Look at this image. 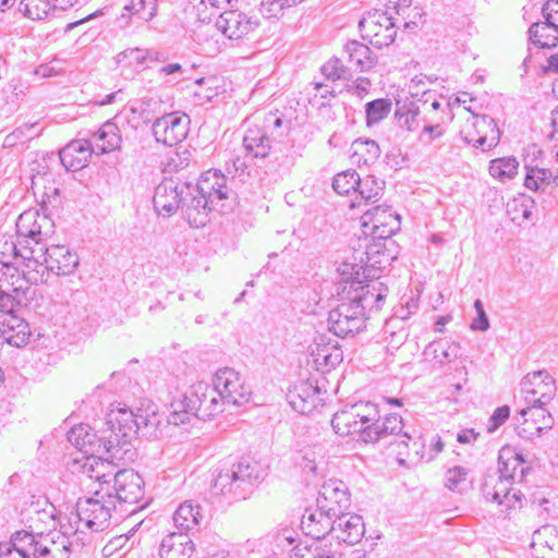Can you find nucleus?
Returning a JSON list of instances; mask_svg holds the SVG:
<instances>
[{
	"label": "nucleus",
	"mask_w": 558,
	"mask_h": 558,
	"mask_svg": "<svg viewBox=\"0 0 558 558\" xmlns=\"http://www.w3.org/2000/svg\"><path fill=\"white\" fill-rule=\"evenodd\" d=\"M387 292L388 288L378 280H345L340 303L328 315L329 330L341 338L360 332L368 315L381 307Z\"/></svg>",
	"instance_id": "nucleus-1"
},
{
	"label": "nucleus",
	"mask_w": 558,
	"mask_h": 558,
	"mask_svg": "<svg viewBox=\"0 0 558 558\" xmlns=\"http://www.w3.org/2000/svg\"><path fill=\"white\" fill-rule=\"evenodd\" d=\"M160 424L157 405L145 401L136 412L128 408L111 409L106 416L107 432L104 439H99L110 457L117 461H131L135 452L131 444L135 435L142 430L145 435H154Z\"/></svg>",
	"instance_id": "nucleus-2"
},
{
	"label": "nucleus",
	"mask_w": 558,
	"mask_h": 558,
	"mask_svg": "<svg viewBox=\"0 0 558 558\" xmlns=\"http://www.w3.org/2000/svg\"><path fill=\"white\" fill-rule=\"evenodd\" d=\"M404 424L402 417L398 414H388L383 418L376 420L373 426L364 432L365 442H376L387 436L395 435L399 439L392 445L396 447L397 460L399 464L404 465L407 460L417 462L424 458V440L420 435L410 434L403 430Z\"/></svg>",
	"instance_id": "nucleus-3"
},
{
	"label": "nucleus",
	"mask_w": 558,
	"mask_h": 558,
	"mask_svg": "<svg viewBox=\"0 0 558 558\" xmlns=\"http://www.w3.org/2000/svg\"><path fill=\"white\" fill-rule=\"evenodd\" d=\"M264 476L265 472L257 462L243 459L229 468L219 470L213 489L215 494L234 500L245 499L264 480Z\"/></svg>",
	"instance_id": "nucleus-4"
},
{
	"label": "nucleus",
	"mask_w": 558,
	"mask_h": 558,
	"mask_svg": "<svg viewBox=\"0 0 558 558\" xmlns=\"http://www.w3.org/2000/svg\"><path fill=\"white\" fill-rule=\"evenodd\" d=\"M547 391L539 392L535 389L526 391L525 401L529 407L521 409L515 415L517 434L524 439L539 437L544 430L550 429L554 420L550 413L544 409L554 397L551 386H543Z\"/></svg>",
	"instance_id": "nucleus-5"
},
{
	"label": "nucleus",
	"mask_w": 558,
	"mask_h": 558,
	"mask_svg": "<svg viewBox=\"0 0 558 558\" xmlns=\"http://www.w3.org/2000/svg\"><path fill=\"white\" fill-rule=\"evenodd\" d=\"M189 386L187 392L192 400V410L196 411L199 420H211L223 412L225 405L240 407L247 403L246 392L236 398L232 393L226 395L219 386Z\"/></svg>",
	"instance_id": "nucleus-6"
},
{
	"label": "nucleus",
	"mask_w": 558,
	"mask_h": 558,
	"mask_svg": "<svg viewBox=\"0 0 558 558\" xmlns=\"http://www.w3.org/2000/svg\"><path fill=\"white\" fill-rule=\"evenodd\" d=\"M114 509L116 502L112 493L108 487H101L92 497L77 501L75 523H84L86 527L95 532L104 531L109 526Z\"/></svg>",
	"instance_id": "nucleus-7"
},
{
	"label": "nucleus",
	"mask_w": 558,
	"mask_h": 558,
	"mask_svg": "<svg viewBox=\"0 0 558 558\" xmlns=\"http://www.w3.org/2000/svg\"><path fill=\"white\" fill-rule=\"evenodd\" d=\"M36 512L39 521L49 519L53 526L52 530H50L48 533H45L39 527L33 524L29 525L31 531L27 532L32 533L34 538V542H32V547L36 549V557L51 555L52 557L57 558L63 554H69L71 543L69 541L68 533H75L78 530V526L73 530L71 525L66 527L64 523L60 522L61 529L57 530L56 518L52 513H49L45 510L41 512ZM69 523L71 524V519H69Z\"/></svg>",
	"instance_id": "nucleus-8"
},
{
	"label": "nucleus",
	"mask_w": 558,
	"mask_h": 558,
	"mask_svg": "<svg viewBox=\"0 0 558 558\" xmlns=\"http://www.w3.org/2000/svg\"><path fill=\"white\" fill-rule=\"evenodd\" d=\"M283 121L276 112H268L259 123L250 126L243 137L245 150L255 158H265L271 143L284 136Z\"/></svg>",
	"instance_id": "nucleus-9"
},
{
	"label": "nucleus",
	"mask_w": 558,
	"mask_h": 558,
	"mask_svg": "<svg viewBox=\"0 0 558 558\" xmlns=\"http://www.w3.org/2000/svg\"><path fill=\"white\" fill-rule=\"evenodd\" d=\"M17 242L15 245L44 246L54 233V223L38 210H25L16 220Z\"/></svg>",
	"instance_id": "nucleus-10"
},
{
	"label": "nucleus",
	"mask_w": 558,
	"mask_h": 558,
	"mask_svg": "<svg viewBox=\"0 0 558 558\" xmlns=\"http://www.w3.org/2000/svg\"><path fill=\"white\" fill-rule=\"evenodd\" d=\"M461 134L465 143L483 151L496 147L500 141V131L495 120L486 114H473Z\"/></svg>",
	"instance_id": "nucleus-11"
},
{
	"label": "nucleus",
	"mask_w": 558,
	"mask_h": 558,
	"mask_svg": "<svg viewBox=\"0 0 558 558\" xmlns=\"http://www.w3.org/2000/svg\"><path fill=\"white\" fill-rule=\"evenodd\" d=\"M512 482L500 477L499 473L487 472L482 485V492L487 500L504 506L505 510H514L522 507L523 494L512 487Z\"/></svg>",
	"instance_id": "nucleus-12"
},
{
	"label": "nucleus",
	"mask_w": 558,
	"mask_h": 558,
	"mask_svg": "<svg viewBox=\"0 0 558 558\" xmlns=\"http://www.w3.org/2000/svg\"><path fill=\"white\" fill-rule=\"evenodd\" d=\"M360 27L373 46L383 48L393 43L399 19L392 17L387 12L376 11L364 17L360 22Z\"/></svg>",
	"instance_id": "nucleus-13"
},
{
	"label": "nucleus",
	"mask_w": 558,
	"mask_h": 558,
	"mask_svg": "<svg viewBox=\"0 0 558 558\" xmlns=\"http://www.w3.org/2000/svg\"><path fill=\"white\" fill-rule=\"evenodd\" d=\"M361 226L365 235L388 239L400 229V216L388 206H375L361 216Z\"/></svg>",
	"instance_id": "nucleus-14"
},
{
	"label": "nucleus",
	"mask_w": 558,
	"mask_h": 558,
	"mask_svg": "<svg viewBox=\"0 0 558 558\" xmlns=\"http://www.w3.org/2000/svg\"><path fill=\"white\" fill-rule=\"evenodd\" d=\"M190 183L163 179L155 189L154 208L158 215L169 217L182 209L184 197L189 196Z\"/></svg>",
	"instance_id": "nucleus-15"
},
{
	"label": "nucleus",
	"mask_w": 558,
	"mask_h": 558,
	"mask_svg": "<svg viewBox=\"0 0 558 558\" xmlns=\"http://www.w3.org/2000/svg\"><path fill=\"white\" fill-rule=\"evenodd\" d=\"M317 507L330 514L331 517H340L351 506V495L348 486L340 480L330 478L326 481L316 499Z\"/></svg>",
	"instance_id": "nucleus-16"
},
{
	"label": "nucleus",
	"mask_w": 558,
	"mask_h": 558,
	"mask_svg": "<svg viewBox=\"0 0 558 558\" xmlns=\"http://www.w3.org/2000/svg\"><path fill=\"white\" fill-rule=\"evenodd\" d=\"M189 124V116L171 112L156 119L151 131L158 143L174 146L186 137Z\"/></svg>",
	"instance_id": "nucleus-17"
},
{
	"label": "nucleus",
	"mask_w": 558,
	"mask_h": 558,
	"mask_svg": "<svg viewBox=\"0 0 558 558\" xmlns=\"http://www.w3.org/2000/svg\"><path fill=\"white\" fill-rule=\"evenodd\" d=\"M286 399L295 412L308 415L325 404L327 391L320 386H288Z\"/></svg>",
	"instance_id": "nucleus-18"
},
{
	"label": "nucleus",
	"mask_w": 558,
	"mask_h": 558,
	"mask_svg": "<svg viewBox=\"0 0 558 558\" xmlns=\"http://www.w3.org/2000/svg\"><path fill=\"white\" fill-rule=\"evenodd\" d=\"M40 257L44 258L47 271L57 276H68L74 272L78 266V256L65 245H50L38 247Z\"/></svg>",
	"instance_id": "nucleus-19"
},
{
	"label": "nucleus",
	"mask_w": 558,
	"mask_h": 558,
	"mask_svg": "<svg viewBox=\"0 0 558 558\" xmlns=\"http://www.w3.org/2000/svg\"><path fill=\"white\" fill-rule=\"evenodd\" d=\"M270 554L265 558H290L303 557L304 550H310L308 546L301 547L299 533L292 527H282L267 536Z\"/></svg>",
	"instance_id": "nucleus-20"
},
{
	"label": "nucleus",
	"mask_w": 558,
	"mask_h": 558,
	"mask_svg": "<svg viewBox=\"0 0 558 558\" xmlns=\"http://www.w3.org/2000/svg\"><path fill=\"white\" fill-rule=\"evenodd\" d=\"M113 489L116 504H136L144 496V481L133 470L119 469L114 473Z\"/></svg>",
	"instance_id": "nucleus-21"
},
{
	"label": "nucleus",
	"mask_w": 558,
	"mask_h": 558,
	"mask_svg": "<svg viewBox=\"0 0 558 558\" xmlns=\"http://www.w3.org/2000/svg\"><path fill=\"white\" fill-rule=\"evenodd\" d=\"M259 22L256 17L248 16L247 14L230 10L219 14L217 20V27L229 39H241L252 33Z\"/></svg>",
	"instance_id": "nucleus-22"
},
{
	"label": "nucleus",
	"mask_w": 558,
	"mask_h": 558,
	"mask_svg": "<svg viewBox=\"0 0 558 558\" xmlns=\"http://www.w3.org/2000/svg\"><path fill=\"white\" fill-rule=\"evenodd\" d=\"M189 190L202 194L216 208L219 202L228 199L231 194V190L227 186V178L218 170H208L195 185L190 184Z\"/></svg>",
	"instance_id": "nucleus-23"
},
{
	"label": "nucleus",
	"mask_w": 558,
	"mask_h": 558,
	"mask_svg": "<svg viewBox=\"0 0 558 558\" xmlns=\"http://www.w3.org/2000/svg\"><path fill=\"white\" fill-rule=\"evenodd\" d=\"M98 447V450L87 453L81 466L82 473L90 480H95L101 484H109L111 478L114 481V473L118 471V465L114 463L117 459L110 457V453L107 452L106 449L102 450L104 453H107L106 458L96 456V452H100V442ZM102 448L105 447L102 446Z\"/></svg>",
	"instance_id": "nucleus-24"
},
{
	"label": "nucleus",
	"mask_w": 558,
	"mask_h": 558,
	"mask_svg": "<svg viewBox=\"0 0 558 558\" xmlns=\"http://www.w3.org/2000/svg\"><path fill=\"white\" fill-rule=\"evenodd\" d=\"M216 209L211 202L195 191H190L189 196L183 199V216L193 228L206 226L210 220V213Z\"/></svg>",
	"instance_id": "nucleus-25"
},
{
	"label": "nucleus",
	"mask_w": 558,
	"mask_h": 558,
	"mask_svg": "<svg viewBox=\"0 0 558 558\" xmlns=\"http://www.w3.org/2000/svg\"><path fill=\"white\" fill-rule=\"evenodd\" d=\"M92 153H94V148L89 140H76L59 151V158L68 171L74 172L87 165Z\"/></svg>",
	"instance_id": "nucleus-26"
},
{
	"label": "nucleus",
	"mask_w": 558,
	"mask_h": 558,
	"mask_svg": "<svg viewBox=\"0 0 558 558\" xmlns=\"http://www.w3.org/2000/svg\"><path fill=\"white\" fill-rule=\"evenodd\" d=\"M301 527L305 535L313 539H320L336 530L333 517L320 510L306 509L301 520Z\"/></svg>",
	"instance_id": "nucleus-27"
},
{
	"label": "nucleus",
	"mask_w": 558,
	"mask_h": 558,
	"mask_svg": "<svg viewBox=\"0 0 558 558\" xmlns=\"http://www.w3.org/2000/svg\"><path fill=\"white\" fill-rule=\"evenodd\" d=\"M343 360V352L337 343L316 342L311 349L312 366L323 374L329 373Z\"/></svg>",
	"instance_id": "nucleus-28"
},
{
	"label": "nucleus",
	"mask_w": 558,
	"mask_h": 558,
	"mask_svg": "<svg viewBox=\"0 0 558 558\" xmlns=\"http://www.w3.org/2000/svg\"><path fill=\"white\" fill-rule=\"evenodd\" d=\"M191 401L187 389L178 393L170 404L171 411L167 416L168 423L175 426L194 425L199 418L196 411L192 410Z\"/></svg>",
	"instance_id": "nucleus-29"
},
{
	"label": "nucleus",
	"mask_w": 558,
	"mask_h": 558,
	"mask_svg": "<svg viewBox=\"0 0 558 558\" xmlns=\"http://www.w3.org/2000/svg\"><path fill=\"white\" fill-rule=\"evenodd\" d=\"M514 468H520V481H523L529 472V468L525 465L522 454L510 447H504L499 451L497 469L488 472L499 473L500 477L513 483Z\"/></svg>",
	"instance_id": "nucleus-30"
},
{
	"label": "nucleus",
	"mask_w": 558,
	"mask_h": 558,
	"mask_svg": "<svg viewBox=\"0 0 558 558\" xmlns=\"http://www.w3.org/2000/svg\"><path fill=\"white\" fill-rule=\"evenodd\" d=\"M32 533L16 532L11 542L0 543V558H36V549L32 547Z\"/></svg>",
	"instance_id": "nucleus-31"
},
{
	"label": "nucleus",
	"mask_w": 558,
	"mask_h": 558,
	"mask_svg": "<svg viewBox=\"0 0 558 558\" xmlns=\"http://www.w3.org/2000/svg\"><path fill=\"white\" fill-rule=\"evenodd\" d=\"M336 530V537L348 544H355L359 542L364 533V523L362 517L357 514L342 513L340 517L333 518Z\"/></svg>",
	"instance_id": "nucleus-32"
},
{
	"label": "nucleus",
	"mask_w": 558,
	"mask_h": 558,
	"mask_svg": "<svg viewBox=\"0 0 558 558\" xmlns=\"http://www.w3.org/2000/svg\"><path fill=\"white\" fill-rule=\"evenodd\" d=\"M193 542L186 533L174 532L167 535L160 544V558H191Z\"/></svg>",
	"instance_id": "nucleus-33"
},
{
	"label": "nucleus",
	"mask_w": 558,
	"mask_h": 558,
	"mask_svg": "<svg viewBox=\"0 0 558 558\" xmlns=\"http://www.w3.org/2000/svg\"><path fill=\"white\" fill-rule=\"evenodd\" d=\"M89 141L93 144L94 153L107 154L120 147L121 136L117 124L107 121L93 134Z\"/></svg>",
	"instance_id": "nucleus-34"
},
{
	"label": "nucleus",
	"mask_w": 558,
	"mask_h": 558,
	"mask_svg": "<svg viewBox=\"0 0 558 558\" xmlns=\"http://www.w3.org/2000/svg\"><path fill=\"white\" fill-rule=\"evenodd\" d=\"M385 189V181L378 180L374 175H366L360 178L359 186L356 189V197L350 203L351 208L360 207L363 203H376L378 202Z\"/></svg>",
	"instance_id": "nucleus-35"
},
{
	"label": "nucleus",
	"mask_w": 558,
	"mask_h": 558,
	"mask_svg": "<svg viewBox=\"0 0 558 558\" xmlns=\"http://www.w3.org/2000/svg\"><path fill=\"white\" fill-rule=\"evenodd\" d=\"M423 354L427 361L434 362V365L442 366L458 359L460 345L457 342L434 341L425 348Z\"/></svg>",
	"instance_id": "nucleus-36"
},
{
	"label": "nucleus",
	"mask_w": 558,
	"mask_h": 558,
	"mask_svg": "<svg viewBox=\"0 0 558 558\" xmlns=\"http://www.w3.org/2000/svg\"><path fill=\"white\" fill-rule=\"evenodd\" d=\"M359 413L352 410L351 407L336 412L331 418V426L336 434L340 436H349L354 433H360L364 441V426L361 421H357Z\"/></svg>",
	"instance_id": "nucleus-37"
},
{
	"label": "nucleus",
	"mask_w": 558,
	"mask_h": 558,
	"mask_svg": "<svg viewBox=\"0 0 558 558\" xmlns=\"http://www.w3.org/2000/svg\"><path fill=\"white\" fill-rule=\"evenodd\" d=\"M201 507L192 500L181 504L173 514V522L179 533H186L196 529L202 520Z\"/></svg>",
	"instance_id": "nucleus-38"
},
{
	"label": "nucleus",
	"mask_w": 558,
	"mask_h": 558,
	"mask_svg": "<svg viewBox=\"0 0 558 558\" xmlns=\"http://www.w3.org/2000/svg\"><path fill=\"white\" fill-rule=\"evenodd\" d=\"M380 154L379 145L368 138H356L350 147L351 162L357 166H368L376 162Z\"/></svg>",
	"instance_id": "nucleus-39"
},
{
	"label": "nucleus",
	"mask_w": 558,
	"mask_h": 558,
	"mask_svg": "<svg viewBox=\"0 0 558 558\" xmlns=\"http://www.w3.org/2000/svg\"><path fill=\"white\" fill-rule=\"evenodd\" d=\"M344 49L348 53L349 62L360 72L369 71L377 62L376 56L363 43L351 40L345 45Z\"/></svg>",
	"instance_id": "nucleus-40"
},
{
	"label": "nucleus",
	"mask_w": 558,
	"mask_h": 558,
	"mask_svg": "<svg viewBox=\"0 0 558 558\" xmlns=\"http://www.w3.org/2000/svg\"><path fill=\"white\" fill-rule=\"evenodd\" d=\"M10 248L14 255V257H21L24 263L25 269L23 271H34L38 272L43 282L45 281L44 275L47 271L45 268L44 258L40 257L38 246L32 245H15L14 242L10 243Z\"/></svg>",
	"instance_id": "nucleus-41"
},
{
	"label": "nucleus",
	"mask_w": 558,
	"mask_h": 558,
	"mask_svg": "<svg viewBox=\"0 0 558 558\" xmlns=\"http://www.w3.org/2000/svg\"><path fill=\"white\" fill-rule=\"evenodd\" d=\"M531 43L538 48H553L558 45V27L548 21L534 23L529 28Z\"/></svg>",
	"instance_id": "nucleus-42"
},
{
	"label": "nucleus",
	"mask_w": 558,
	"mask_h": 558,
	"mask_svg": "<svg viewBox=\"0 0 558 558\" xmlns=\"http://www.w3.org/2000/svg\"><path fill=\"white\" fill-rule=\"evenodd\" d=\"M21 302H13L9 298H3L0 302V329L1 331L12 330L14 328H20L24 332L26 327V322L15 314L17 307Z\"/></svg>",
	"instance_id": "nucleus-43"
},
{
	"label": "nucleus",
	"mask_w": 558,
	"mask_h": 558,
	"mask_svg": "<svg viewBox=\"0 0 558 558\" xmlns=\"http://www.w3.org/2000/svg\"><path fill=\"white\" fill-rule=\"evenodd\" d=\"M534 206L533 198L521 195L507 204V214L513 222L522 225L532 219Z\"/></svg>",
	"instance_id": "nucleus-44"
},
{
	"label": "nucleus",
	"mask_w": 558,
	"mask_h": 558,
	"mask_svg": "<svg viewBox=\"0 0 558 558\" xmlns=\"http://www.w3.org/2000/svg\"><path fill=\"white\" fill-rule=\"evenodd\" d=\"M519 161L513 156L496 158L489 162V174L500 181L507 182L518 174Z\"/></svg>",
	"instance_id": "nucleus-45"
},
{
	"label": "nucleus",
	"mask_w": 558,
	"mask_h": 558,
	"mask_svg": "<svg viewBox=\"0 0 558 558\" xmlns=\"http://www.w3.org/2000/svg\"><path fill=\"white\" fill-rule=\"evenodd\" d=\"M420 106L415 101L397 102L395 117L400 128L414 131L418 128Z\"/></svg>",
	"instance_id": "nucleus-46"
},
{
	"label": "nucleus",
	"mask_w": 558,
	"mask_h": 558,
	"mask_svg": "<svg viewBox=\"0 0 558 558\" xmlns=\"http://www.w3.org/2000/svg\"><path fill=\"white\" fill-rule=\"evenodd\" d=\"M525 169L524 185L532 191H544L551 182L558 179V177H554L551 170L547 168L525 166Z\"/></svg>",
	"instance_id": "nucleus-47"
},
{
	"label": "nucleus",
	"mask_w": 558,
	"mask_h": 558,
	"mask_svg": "<svg viewBox=\"0 0 558 558\" xmlns=\"http://www.w3.org/2000/svg\"><path fill=\"white\" fill-rule=\"evenodd\" d=\"M68 440L85 454L95 450L96 435L86 425L81 424L72 427L68 433Z\"/></svg>",
	"instance_id": "nucleus-48"
},
{
	"label": "nucleus",
	"mask_w": 558,
	"mask_h": 558,
	"mask_svg": "<svg viewBox=\"0 0 558 558\" xmlns=\"http://www.w3.org/2000/svg\"><path fill=\"white\" fill-rule=\"evenodd\" d=\"M157 13L156 0H130L124 7L121 19L135 16L141 21L148 22Z\"/></svg>",
	"instance_id": "nucleus-49"
},
{
	"label": "nucleus",
	"mask_w": 558,
	"mask_h": 558,
	"mask_svg": "<svg viewBox=\"0 0 558 558\" xmlns=\"http://www.w3.org/2000/svg\"><path fill=\"white\" fill-rule=\"evenodd\" d=\"M19 10L28 19L39 21L53 12V7L50 0H22Z\"/></svg>",
	"instance_id": "nucleus-50"
},
{
	"label": "nucleus",
	"mask_w": 558,
	"mask_h": 558,
	"mask_svg": "<svg viewBox=\"0 0 558 558\" xmlns=\"http://www.w3.org/2000/svg\"><path fill=\"white\" fill-rule=\"evenodd\" d=\"M304 0H262L259 11L266 19H279L287 9L302 3Z\"/></svg>",
	"instance_id": "nucleus-51"
},
{
	"label": "nucleus",
	"mask_w": 558,
	"mask_h": 558,
	"mask_svg": "<svg viewBox=\"0 0 558 558\" xmlns=\"http://www.w3.org/2000/svg\"><path fill=\"white\" fill-rule=\"evenodd\" d=\"M391 101L387 98H378L369 101L365 106L367 125L378 123L385 119L391 111Z\"/></svg>",
	"instance_id": "nucleus-52"
},
{
	"label": "nucleus",
	"mask_w": 558,
	"mask_h": 558,
	"mask_svg": "<svg viewBox=\"0 0 558 558\" xmlns=\"http://www.w3.org/2000/svg\"><path fill=\"white\" fill-rule=\"evenodd\" d=\"M148 50L141 48H129L117 56V61L122 66H129L134 70L145 69Z\"/></svg>",
	"instance_id": "nucleus-53"
},
{
	"label": "nucleus",
	"mask_w": 558,
	"mask_h": 558,
	"mask_svg": "<svg viewBox=\"0 0 558 558\" xmlns=\"http://www.w3.org/2000/svg\"><path fill=\"white\" fill-rule=\"evenodd\" d=\"M360 175L353 170H345L336 174L332 181L333 190L340 194H349L351 191L354 193L359 186Z\"/></svg>",
	"instance_id": "nucleus-54"
},
{
	"label": "nucleus",
	"mask_w": 558,
	"mask_h": 558,
	"mask_svg": "<svg viewBox=\"0 0 558 558\" xmlns=\"http://www.w3.org/2000/svg\"><path fill=\"white\" fill-rule=\"evenodd\" d=\"M38 136L36 123H25L16 128L13 132L4 137V147H14Z\"/></svg>",
	"instance_id": "nucleus-55"
},
{
	"label": "nucleus",
	"mask_w": 558,
	"mask_h": 558,
	"mask_svg": "<svg viewBox=\"0 0 558 558\" xmlns=\"http://www.w3.org/2000/svg\"><path fill=\"white\" fill-rule=\"evenodd\" d=\"M401 15H397L396 19H399V25L405 29H414L422 23L425 12L421 7H411L409 4L404 9H400Z\"/></svg>",
	"instance_id": "nucleus-56"
},
{
	"label": "nucleus",
	"mask_w": 558,
	"mask_h": 558,
	"mask_svg": "<svg viewBox=\"0 0 558 558\" xmlns=\"http://www.w3.org/2000/svg\"><path fill=\"white\" fill-rule=\"evenodd\" d=\"M218 78L216 76L202 77L195 81L199 89L194 92V96L201 101H210L218 95Z\"/></svg>",
	"instance_id": "nucleus-57"
},
{
	"label": "nucleus",
	"mask_w": 558,
	"mask_h": 558,
	"mask_svg": "<svg viewBox=\"0 0 558 558\" xmlns=\"http://www.w3.org/2000/svg\"><path fill=\"white\" fill-rule=\"evenodd\" d=\"M351 408L359 413L357 421H361L364 429L373 426V423L379 418L377 407L372 402L355 403Z\"/></svg>",
	"instance_id": "nucleus-58"
},
{
	"label": "nucleus",
	"mask_w": 558,
	"mask_h": 558,
	"mask_svg": "<svg viewBox=\"0 0 558 558\" xmlns=\"http://www.w3.org/2000/svg\"><path fill=\"white\" fill-rule=\"evenodd\" d=\"M469 471L463 466H453L446 472L445 485L450 490H461L468 481Z\"/></svg>",
	"instance_id": "nucleus-59"
},
{
	"label": "nucleus",
	"mask_w": 558,
	"mask_h": 558,
	"mask_svg": "<svg viewBox=\"0 0 558 558\" xmlns=\"http://www.w3.org/2000/svg\"><path fill=\"white\" fill-rule=\"evenodd\" d=\"M323 74L330 80H347L349 70L341 63L339 59L329 60L322 68Z\"/></svg>",
	"instance_id": "nucleus-60"
},
{
	"label": "nucleus",
	"mask_w": 558,
	"mask_h": 558,
	"mask_svg": "<svg viewBox=\"0 0 558 558\" xmlns=\"http://www.w3.org/2000/svg\"><path fill=\"white\" fill-rule=\"evenodd\" d=\"M20 328H14L12 330H8V331H3V344L4 343H8V344H11L13 347H16V348H21L23 345H25L28 340H29V337H31V330H29V326L28 324H26V327H25V330L24 332L21 330V333H20Z\"/></svg>",
	"instance_id": "nucleus-61"
},
{
	"label": "nucleus",
	"mask_w": 558,
	"mask_h": 558,
	"mask_svg": "<svg viewBox=\"0 0 558 558\" xmlns=\"http://www.w3.org/2000/svg\"><path fill=\"white\" fill-rule=\"evenodd\" d=\"M211 2L213 1L199 0L198 3L194 5L197 19L203 23L210 22L220 10H223L222 8L213 7Z\"/></svg>",
	"instance_id": "nucleus-62"
},
{
	"label": "nucleus",
	"mask_w": 558,
	"mask_h": 558,
	"mask_svg": "<svg viewBox=\"0 0 558 558\" xmlns=\"http://www.w3.org/2000/svg\"><path fill=\"white\" fill-rule=\"evenodd\" d=\"M474 308L476 311V317L473 318L470 328L476 331H486L489 328V319L484 310L483 302L477 299L474 302Z\"/></svg>",
	"instance_id": "nucleus-63"
},
{
	"label": "nucleus",
	"mask_w": 558,
	"mask_h": 558,
	"mask_svg": "<svg viewBox=\"0 0 558 558\" xmlns=\"http://www.w3.org/2000/svg\"><path fill=\"white\" fill-rule=\"evenodd\" d=\"M509 416L510 408L508 405L497 408L489 417L487 432L494 433L509 418Z\"/></svg>",
	"instance_id": "nucleus-64"
}]
</instances>
